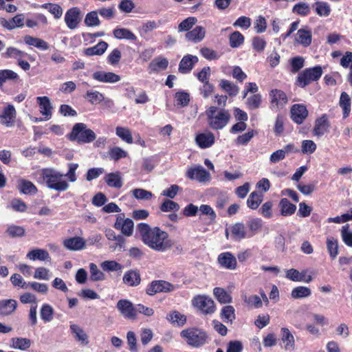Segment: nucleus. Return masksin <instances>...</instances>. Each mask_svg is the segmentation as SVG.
<instances>
[{
    "label": "nucleus",
    "instance_id": "nucleus-30",
    "mask_svg": "<svg viewBox=\"0 0 352 352\" xmlns=\"http://www.w3.org/2000/svg\"><path fill=\"white\" fill-rule=\"evenodd\" d=\"M70 329L76 340L80 342L83 345L88 344V336L81 327L77 324H73L70 325Z\"/></svg>",
    "mask_w": 352,
    "mask_h": 352
},
{
    "label": "nucleus",
    "instance_id": "nucleus-22",
    "mask_svg": "<svg viewBox=\"0 0 352 352\" xmlns=\"http://www.w3.org/2000/svg\"><path fill=\"white\" fill-rule=\"evenodd\" d=\"M63 244L69 250H80L85 247V241L80 236H75L64 241Z\"/></svg>",
    "mask_w": 352,
    "mask_h": 352
},
{
    "label": "nucleus",
    "instance_id": "nucleus-29",
    "mask_svg": "<svg viewBox=\"0 0 352 352\" xmlns=\"http://www.w3.org/2000/svg\"><path fill=\"white\" fill-rule=\"evenodd\" d=\"M113 36L119 40L126 39L131 41H135L137 36L135 34L126 28H115L113 31Z\"/></svg>",
    "mask_w": 352,
    "mask_h": 352
},
{
    "label": "nucleus",
    "instance_id": "nucleus-18",
    "mask_svg": "<svg viewBox=\"0 0 352 352\" xmlns=\"http://www.w3.org/2000/svg\"><path fill=\"white\" fill-rule=\"evenodd\" d=\"M187 176L190 179H197L200 182H203L209 179L210 174L204 167L197 166L194 168L188 169Z\"/></svg>",
    "mask_w": 352,
    "mask_h": 352
},
{
    "label": "nucleus",
    "instance_id": "nucleus-43",
    "mask_svg": "<svg viewBox=\"0 0 352 352\" xmlns=\"http://www.w3.org/2000/svg\"><path fill=\"white\" fill-rule=\"evenodd\" d=\"M311 294L310 288L304 286H298L293 289L291 296L294 299L307 298Z\"/></svg>",
    "mask_w": 352,
    "mask_h": 352
},
{
    "label": "nucleus",
    "instance_id": "nucleus-64",
    "mask_svg": "<svg viewBox=\"0 0 352 352\" xmlns=\"http://www.w3.org/2000/svg\"><path fill=\"white\" fill-rule=\"evenodd\" d=\"M327 249L329 252L330 256L335 258L338 255V241L333 238L327 239Z\"/></svg>",
    "mask_w": 352,
    "mask_h": 352
},
{
    "label": "nucleus",
    "instance_id": "nucleus-14",
    "mask_svg": "<svg viewBox=\"0 0 352 352\" xmlns=\"http://www.w3.org/2000/svg\"><path fill=\"white\" fill-rule=\"evenodd\" d=\"M308 116V111L305 106L296 104L291 108V118L297 124H301Z\"/></svg>",
    "mask_w": 352,
    "mask_h": 352
},
{
    "label": "nucleus",
    "instance_id": "nucleus-60",
    "mask_svg": "<svg viewBox=\"0 0 352 352\" xmlns=\"http://www.w3.org/2000/svg\"><path fill=\"white\" fill-rule=\"evenodd\" d=\"M180 207L179 205L170 199H166L160 206V210L162 212L178 211Z\"/></svg>",
    "mask_w": 352,
    "mask_h": 352
},
{
    "label": "nucleus",
    "instance_id": "nucleus-10",
    "mask_svg": "<svg viewBox=\"0 0 352 352\" xmlns=\"http://www.w3.org/2000/svg\"><path fill=\"white\" fill-rule=\"evenodd\" d=\"M82 18V12L79 8L72 7L68 9L65 14V22L69 30L78 28Z\"/></svg>",
    "mask_w": 352,
    "mask_h": 352
},
{
    "label": "nucleus",
    "instance_id": "nucleus-46",
    "mask_svg": "<svg viewBox=\"0 0 352 352\" xmlns=\"http://www.w3.org/2000/svg\"><path fill=\"white\" fill-rule=\"evenodd\" d=\"M263 200V195L257 192H252L248 200H247V205L248 206L253 210L256 209L260 204L261 203Z\"/></svg>",
    "mask_w": 352,
    "mask_h": 352
},
{
    "label": "nucleus",
    "instance_id": "nucleus-44",
    "mask_svg": "<svg viewBox=\"0 0 352 352\" xmlns=\"http://www.w3.org/2000/svg\"><path fill=\"white\" fill-rule=\"evenodd\" d=\"M85 98L87 99L91 104H97L103 101L104 97L102 94L98 91L88 90L86 92Z\"/></svg>",
    "mask_w": 352,
    "mask_h": 352
},
{
    "label": "nucleus",
    "instance_id": "nucleus-15",
    "mask_svg": "<svg viewBox=\"0 0 352 352\" xmlns=\"http://www.w3.org/2000/svg\"><path fill=\"white\" fill-rule=\"evenodd\" d=\"M16 112L13 105H8L0 115V122L6 126H12L16 118Z\"/></svg>",
    "mask_w": 352,
    "mask_h": 352
},
{
    "label": "nucleus",
    "instance_id": "nucleus-1",
    "mask_svg": "<svg viewBox=\"0 0 352 352\" xmlns=\"http://www.w3.org/2000/svg\"><path fill=\"white\" fill-rule=\"evenodd\" d=\"M136 229L142 241L151 250L164 252L173 245L168 234L159 227H151L147 223H140Z\"/></svg>",
    "mask_w": 352,
    "mask_h": 352
},
{
    "label": "nucleus",
    "instance_id": "nucleus-19",
    "mask_svg": "<svg viewBox=\"0 0 352 352\" xmlns=\"http://www.w3.org/2000/svg\"><path fill=\"white\" fill-rule=\"evenodd\" d=\"M218 262L221 266L234 270L236 267V259L230 252H223L219 255Z\"/></svg>",
    "mask_w": 352,
    "mask_h": 352
},
{
    "label": "nucleus",
    "instance_id": "nucleus-7",
    "mask_svg": "<svg viewBox=\"0 0 352 352\" xmlns=\"http://www.w3.org/2000/svg\"><path fill=\"white\" fill-rule=\"evenodd\" d=\"M322 75V67H312L305 69L298 74L297 85L303 88L311 81L317 80Z\"/></svg>",
    "mask_w": 352,
    "mask_h": 352
},
{
    "label": "nucleus",
    "instance_id": "nucleus-63",
    "mask_svg": "<svg viewBox=\"0 0 352 352\" xmlns=\"http://www.w3.org/2000/svg\"><path fill=\"white\" fill-rule=\"evenodd\" d=\"M265 40L260 36H255L252 38V47L256 52L261 53L264 51L266 47Z\"/></svg>",
    "mask_w": 352,
    "mask_h": 352
},
{
    "label": "nucleus",
    "instance_id": "nucleus-4",
    "mask_svg": "<svg viewBox=\"0 0 352 352\" xmlns=\"http://www.w3.org/2000/svg\"><path fill=\"white\" fill-rule=\"evenodd\" d=\"M96 138V135L94 131L88 129L87 125L82 122L75 124L69 134V140L79 144L90 143Z\"/></svg>",
    "mask_w": 352,
    "mask_h": 352
},
{
    "label": "nucleus",
    "instance_id": "nucleus-2",
    "mask_svg": "<svg viewBox=\"0 0 352 352\" xmlns=\"http://www.w3.org/2000/svg\"><path fill=\"white\" fill-rule=\"evenodd\" d=\"M78 167V164H69V169L65 175L54 168H43L41 170V175L47 188L58 192H63L69 188V183L63 179V177H66L70 182H75L77 180L76 171Z\"/></svg>",
    "mask_w": 352,
    "mask_h": 352
},
{
    "label": "nucleus",
    "instance_id": "nucleus-5",
    "mask_svg": "<svg viewBox=\"0 0 352 352\" xmlns=\"http://www.w3.org/2000/svg\"><path fill=\"white\" fill-rule=\"evenodd\" d=\"M180 336L188 345L196 348L203 346L207 340L206 332L197 328L184 329Z\"/></svg>",
    "mask_w": 352,
    "mask_h": 352
},
{
    "label": "nucleus",
    "instance_id": "nucleus-28",
    "mask_svg": "<svg viewBox=\"0 0 352 352\" xmlns=\"http://www.w3.org/2000/svg\"><path fill=\"white\" fill-rule=\"evenodd\" d=\"M351 99L349 95L343 91L341 93L339 105L342 109L343 113V118H346L351 112Z\"/></svg>",
    "mask_w": 352,
    "mask_h": 352
},
{
    "label": "nucleus",
    "instance_id": "nucleus-8",
    "mask_svg": "<svg viewBox=\"0 0 352 352\" xmlns=\"http://www.w3.org/2000/svg\"><path fill=\"white\" fill-rule=\"evenodd\" d=\"M270 108L274 111H278L283 109L288 102L286 94L280 89H272L270 92Z\"/></svg>",
    "mask_w": 352,
    "mask_h": 352
},
{
    "label": "nucleus",
    "instance_id": "nucleus-42",
    "mask_svg": "<svg viewBox=\"0 0 352 352\" xmlns=\"http://www.w3.org/2000/svg\"><path fill=\"white\" fill-rule=\"evenodd\" d=\"M166 318L173 324L183 326L186 322V316L177 311H173L167 315Z\"/></svg>",
    "mask_w": 352,
    "mask_h": 352
},
{
    "label": "nucleus",
    "instance_id": "nucleus-35",
    "mask_svg": "<svg viewBox=\"0 0 352 352\" xmlns=\"http://www.w3.org/2000/svg\"><path fill=\"white\" fill-rule=\"evenodd\" d=\"M11 343L12 348L25 351L30 347L32 341L31 340L25 338H13L11 339Z\"/></svg>",
    "mask_w": 352,
    "mask_h": 352
},
{
    "label": "nucleus",
    "instance_id": "nucleus-31",
    "mask_svg": "<svg viewBox=\"0 0 352 352\" xmlns=\"http://www.w3.org/2000/svg\"><path fill=\"white\" fill-rule=\"evenodd\" d=\"M104 180L109 187L120 188L122 186L121 173L120 172L107 174L104 177Z\"/></svg>",
    "mask_w": 352,
    "mask_h": 352
},
{
    "label": "nucleus",
    "instance_id": "nucleus-49",
    "mask_svg": "<svg viewBox=\"0 0 352 352\" xmlns=\"http://www.w3.org/2000/svg\"><path fill=\"white\" fill-rule=\"evenodd\" d=\"M116 133L119 138H120L126 143H133V137L129 129L126 127L117 126L116 129Z\"/></svg>",
    "mask_w": 352,
    "mask_h": 352
},
{
    "label": "nucleus",
    "instance_id": "nucleus-45",
    "mask_svg": "<svg viewBox=\"0 0 352 352\" xmlns=\"http://www.w3.org/2000/svg\"><path fill=\"white\" fill-rule=\"evenodd\" d=\"M42 8L47 10L55 19H60L63 14L62 8L56 3H47L41 5Z\"/></svg>",
    "mask_w": 352,
    "mask_h": 352
},
{
    "label": "nucleus",
    "instance_id": "nucleus-25",
    "mask_svg": "<svg viewBox=\"0 0 352 352\" xmlns=\"http://www.w3.org/2000/svg\"><path fill=\"white\" fill-rule=\"evenodd\" d=\"M123 282L129 286L136 287L140 284V274L135 270H129L124 274Z\"/></svg>",
    "mask_w": 352,
    "mask_h": 352
},
{
    "label": "nucleus",
    "instance_id": "nucleus-24",
    "mask_svg": "<svg viewBox=\"0 0 352 352\" xmlns=\"http://www.w3.org/2000/svg\"><path fill=\"white\" fill-rule=\"evenodd\" d=\"M231 236L235 241L248 238L246 228L242 223H236L231 227Z\"/></svg>",
    "mask_w": 352,
    "mask_h": 352
},
{
    "label": "nucleus",
    "instance_id": "nucleus-53",
    "mask_svg": "<svg viewBox=\"0 0 352 352\" xmlns=\"http://www.w3.org/2000/svg\"><path fill=\"white\" fill-rule=\"evenodd\" d=\"M197 19L193 16L188 17L183 20L178 25L179 32H188L196 23Z\"/></svg>",
    "mask_w": 352,
    "mask_h": 352
},
{
    "label": "nucleus",
    "instance_id": "nucleus-11",
    "mask_svg": "<svg viewBox=\"0 0 352 352\" xmlns=\"http://www.w3.org/2000/svg\"><path fill=\"white\" fill-rule=\"evenodd\" d=\"M114 228L120 230L123 235L131 236L133 233L134 223L131 219H125L124 214H120L116 218Z\"/></svg>",
    "mask_w": 352,
    "mask_h": 352
},
{
    "label": "nucleus",
    "instance_id": "nucleus-50",
    "mask_svg": "<svg viewBox=\"0 0 352 352\" xmlns=\"http://www.w3.org/2000/svg\"><path fill=\"white\" fill-rule=\"evenodd\" d=\"M98 11H91L88 12L85 18V23L88 27H95L100 24V21L98 16Z\"/></svg>",
    "mask_w": 352,
    "mask_h": 352
},
{
    "label": "nucleus",
    "instance_id": "nucleus-57",
    "mask_svg": "<svg viewBox=\"0 0 352 352\" xmlns=\"http://www.w3.org/2000/svg\"><path fill=\"white\" fill-rule=\"evenodd\" d=\"M101 267L104 271L114 272L121 270L122 266L115 261H105L101 263Z\"/></svg>",
    "mask_w": 352,
    "mask_h": 352
},
{
    "label": "nucleus",
    "instance_id": "nucleus-55",
    "mask_svg": "<svg viewBox=\"0 0 352 352\" xmlns=\"http://www.w3.org/2000/svg\"><path fill=\"white\" fill-rule=\"evenodd\" d=\"M220 85L230 96H236L239 92L237 87L227 80H221Z\"/></svg>",
    "mask_w": 352,
    "mask_h": 352
},
{
    "label": "nucleus",
    "instance_id": "nucleus-54",
    "mask_svg": "<svg viewBox=\"0 0 352 352\" xmlns=\"http://www.w3.org/2000/svg\"><path fill=\"white\" fill-rule=\"evenodd\" d=\"M243 299L249 306L254 307V308H261L263 305L261 298L257 295H251L250 296L243 295Z\"/></svg>",
    "mask_w": 352,
    "mask_h": 352
},
{
    "label": "nucleus",
    "instance_id": "nucleus-21",
    "mask_svg": "<svg viewBox=\"0 0 352 352\" xmlns=\"http://www.w3.org/2000/svg\"><path fill=\"white\" fill-rule=\"evenodd\" d=\"M329 128V122L327 117L326 115H323L316 120L313 133L314 135L320 137L328 131Z\"/></svg>",
    "mask_w": 352,
    "mask_h": 352
},
{
    "label": "nucleus",
    "instance_id": "nucleus-39",
    "mask_svg": "<svg viewBox=\"0 0 352 352\" xmlns=\"http://www.w3.org/2000/svg\"><path fill=\"white\" fill-rule=\"evenodd\" d=\"M213 294L218 301L221 304L230 303L232 302L231 296L225 289L221 287H215Z\"/></svg>",
    "mask_w": 352,
    "mask_h": 352
},
{
    "label": "nucleus",
    "instance_id": "nucleus-3",
    "mask_svg": "<svg viewBox=\"0 0 352 352\" xmlns=\"http://www.w3.org/2000/svg\"><path fill=\"white\" fill-rule=\"evenodd\" d=\"M209 126L213 130L224 128L230 121V114L224 109L218 110L217 107H210L206 111Z\"/></svg>",
    "mask_w": 352,
    "mask_h": 352
},
{
    "label": "nucleus",
    "instance_id": "nucleus-36",
    "mask_svg": "<svg viewBox=\"0 0 352 352\" xmlns=\"http://www.w3.org/2000/svg\"><path fill=\"white\" fill-rule=\"evenodd\" d=\"M247 226L248 238H252L261 230L263 226L262 220L258 218L253 219L247 223Z\"/></svg>",
    "mask_w": 352,
    "mask_h": 352
},
{
    "label": "nucleus",
    "instance_id": "nucleus-33",
    "mask_svg": "<svg viewBox=\"0 0 352 352\" xmlns=\"http://www.w3.org/2000/svg\"><path fill=\"white\" fill-rule=\"evenodd\" d=\"M18 188L21 192L25 195H34L38 191L37 188L32 182L25 179H20L19 181Z\"/></svg>",
    "mask_w": 352,
    "mask_h": 352
},
{
    "label": "nucleus",
    "instance_id": "nucleus-23",
    "mask_svg": "<svg viewBox=\"0 0 352 352\" xmlns=\"http://www.w3.org/2000/svg\"><path fill=\"white\" fill-rule=\"evenodd\" d=\"M206 34L205 28L202 26H196L192 30L186 34V38L188 41L193 43H199L203 40Z\"/></svg>",
    "mask_w": 352,
    "mask_h": 352
},
{
    "label": "nucleus",
    "instance_id": "nucleus-27",
    "mask_svg": "<svg viewBox=\"0 0 352 352\" xmlns=\"http://www.w3.org/2000/svg\"><path fill=\"white\" fill-rule=\"evenodd\" d=\"M281 340L285 343V350L294 351L295 349V340L290 331L287 328L283 327L281 329Z\"/></svg>",
    "mask_w": 352,
    "mask_h": 352
},
{
    "label": "nucleus",
    "instance_id": "nucleus-32",
    "mask_svg": "<svg viewBox=\"0 0 352 352\" xmlns=\"http://www.w3.org/2000/svg\"><path fill=\"white\" fill-rule=\"evenodd\" d=\"M279 208L281 215L285 217L294 214L296 210V206L286 198H283L280 201Z\"/></svg>",
    "mask_w": 352,
    "mask_h": 352
},
{
    "label": "nucleus",
    "instance_id": "nucleus-38",
    "mask_svg": "<svg viewBox=\"0 0 352 352\" xmlns=\"http://www.w3.org/2000/svg\"><path fill=\"white\" fill-rule=\"evenodd\" d=\"M54 310L53 307L49 304H44L41 309L40 316L41 318L44 322H50L53 320Z\"/></svg>",
    "mask_w": 352,
    "mask_h": 352
},
{
    "label": "nucleus",
    "instance_id": "nucleus-9",
    "mask_svg": "<svg viewBox=\"0 0 352 352\" xmlns=\"http://www.w3.org/2000/svg\"><path fill=\"white\" fill-rule=\"evenodd\" d=\"M175 287L170 283L162 280H153L146 287V294L148 296H153L157 293H167L173 291Z\"/></svg>",
    "mask_w": 352,
    "mask_h": 352
},
{
    "label": "nucleus",
    "instance_id": "nucleus-47",
    "mask_svg": "<svg viewBox=\"0 0 352 352\" xmlns=\"http://www.w3.org/2000/svg\"><path fill=\"white\" fill-rule=\"evenodd\" d=\"M315 10L320 16H328L331 13L329 5L324 1H317L315 3Z\"/></svg>",
    "mask_w": 352,
    "mask_h": 352
},
{
    "label": "nucleus",
    "instance_id": "nucleus-16",
    "mask_svg": "<svg viewBox=\"0 0 352 352\" xmlns=\"http://www.w3.org/2000/svg\"><path fill=\"white\" fill-rule=\"evenodd\" d=\"M215 137L212 132L207 131L201 133L196 135L195 142L201 148H206L212 146L214 143Z\"/></svg>",
    "mask_w": 352,
    "mask_h": 352
},
{
    "label": "nucleus",
    "instance_id": "nucleus-56",
    "mask_svg": "<svg viewBox=\"0 0 352 352\" xmlns=\"http://www.w3.org/2000/svg\"><path fill=\"white\" fill-rule=\"evenodd\" d=\"M108 154L111 159L116 161L126 157L127 153L120 147L115 146L109 149Z\"/></svg>",
    "mask_w": 352,
    "mask_h": 352
},
{
    "label": "nucleus",
    "instance_id": "nucleus-62",
    "mask_svg": "<svg viewBox=\"0 0 352 352\" xmlns=\"http://www.w3.org/2000/svg\"><path fill=\"white\" fill-rule=\"evenodd\" d=\"M261 103V96L260 94H254L246 100V104L250 109H258Z\"/></svg>",
    "mask_w": 352,
    "mask_h": 352
},
{
    "label": "nucleus",
    "instance_id": "nucleus-61",
    "mask_svg": "<svg viewBox=\"0 0 352 352\" xmlns=\"http://www.w3.org/2000/svg\"><path fill=\"white\" fill-rule=\"evenodd\" d=\"M341 236L344 243L352 248V232L349 230L348 224L342 226L341 230Z\"/></svg>",
    "mask_w": 352,
    "mask_h": 352
},
{
    "label": "nucleus",
    "instance_id": "nucleus-17",
    "mask_svg": "<svg viewBox=\"0 0 352 352\" xmlns=\"http://www.w3.org/2000/svg\"><path fill=\"white\" fill-rule=\"evenodd\" d=\"M39 106L40 112L45 116V120H50L52 117V106L50 98L47 96H38L36 98Z\"/></svg>",
    "mask_w": 352,
    "mask_h": 352
},
{
    "label": "nucleus",
    "instance_id": "nucleus-58",
    "mask_svg": "<svg viewBox=\"0 0 352 352\" xmlns=\"http://www.w3.org/2000/svg\"><path fill=\"white\" fill-rule=\"evenodd\" d=\"M6 233L11 237H21L25 234V229L21 226L11 225L8 227Z\"/></svg>",
    "mask_w": 352,
    "mask_h": 352
},
{
    "label": "nucleus",
    "instance_id": "nucleus-48",
    "mask_svg": "<svg viewBox=\"0 0 352 352\" xmlns=\"http://www.w3.org/2000/svg\"><path fill=\"white\" fill-rule=\"evenodd\" d=\"M90 278L93 281H100L105 279L104 274L98 268L95 263L89 264Z\"/></svg>",
    "mask_w": 352,
    "mask_h": 352
},
{
    "label": "nucleus",
    "instance_id": "nucleus-41",
    "mask_svg": "<svg viewBox=\"0 0 352 352\" xmlns=\"http://www.w3.org/2000/svg\"><path fill=\"white\" fill-rule=\"evenodd\" d=\"M221 317L225 322H232L235 319V310L231 305L224 306L221 311Z\"/></svg>",
    "mask_w": 352,
    "mask_h": 352
},
{
    "label": "nucleus",
    "instance_id": "nucleus-26",
    "mask_svg": "<svg viewBox=\"0 0 352 352\" xmlns=\"http://www.w3.org/2000/svg\"><path fill=\"white\" fill-rule=\"evenodd\" d=\"M26 257L32 261H50L51 260L50 254L46 250L44 249H33L31 251H30L27 255Z\"/></svg>",
    "mask_w": 352,
    "mask_h": 352
},
{
    "label": "nucleus",
    "instance_id": "nucleus-40",
    "mask_svg": "<svg viewBox=\"0 0 352 352\" xmlns=\"http://www.w3.org/2000/svg\"><path fill=\"white\" fill-rule=\"evenodd\" d=\"M19 79L18 74L10 69L0 70V87L8 81H16Z\"/></svg>",
    "mask_w": 352,
    "mask_h": 352
},
{
    "label": "nucleus",
    "instance_id": "nucleus-13",
    "mask_svg": "<svg viewBox=\"0 0 352 352\" xmlns=\"http://www.w3.org/2000/svg\"><path fill=\"white\" fill-rule=\"evenodd\" d=\"M295 40L305 47L309 46L312 41L311 28L306 25L299 29L296 35Z\"/></svg>",
    "mask_w": 352,
    "mask_h": 352
},
{
    "label": "nucleus",
    "instance_id": "nucleus-20",
    "mask_svg": "<svg viewBox=\"0 0 352 352\" xmlns=\"http://www.w3.org/2000/svg\"><path fill=\"white\" fill-rule=\"evenodd\" d=\"M17 307V302L14 299L0 300V316H7L13 314Z\"/></svg>",
    "mask_w": 352,
    "mask_h": 352
},
{
    "label": "nucleus",
    "instance_id": "nucleus-12",
    "mask_svg": "<svg viewBox=\"0 0 352 352\" xmlns=\"http://www.w3.org/2000/svg\"><path fill=\"white\" fill-rule=\"evenodd\" d=\"M116 307L125 318L133 320L136 318L135 307L131 301L125 299L120 300L117 302Z\"/></svg>",
    "mask_w": 352,
    "mask_h": 352
},
{
    "label": "nucleus",
    "instance_id": "nucleus-52",
    "mask_svg": "<svg viewBox=\"0 0 352 352\" xmlns=\"http://www.w3.org/2000/svg\"><path fill=\"white\" fill-rule=\"evenodd\" d=\"M133 197L137 199L150 200L153 197L151 192L143 188H135L131 190Z\"/></svg>",
    "mask_w": 352,
    "mask_h": 352
},
{
    "label": "nucleus",
    "instance_id": "nucleus-59",
    "mask_svg": "<svg viewBox=\"0 0 352 352\" xmlns=\"http://www.w3.org/2000/svg\"><path fill=\"white\" fill-rule=\"evenodd\" d=\"M198 210L200 212V215L205 214L208 216L210 221L214 222L215 219L217 217V215L214 211V210L212 208V207L209 205L206 204H202L200 206L199 208H198Z\"/></svg>",
    "mask_w": 352,
    "mask_h": 352
},
{
    "label": "nucleus",
    "instance_id": "nucleus-6",
    "mask_svg": "<svg viewBox=\"0 0 352 352\" xmlns=\"http://www.w3.org/2000/svg\"><path fill=\"white\" fill-rule=\"evenodd\" d=\"M192 304L205 315L212 314L215 311L214 301L206 296L197 295L195 296L192 300Z\"/></svg>",
    "mask_w": 352,
    "mask_h": 352
},
{
    "label": "nucleus",
    "instance_id": "nucleus-51",
    "mask_svg": "<svg viewBox=\"0 0 352 352\" xmlns=\"http://www.w3.org/2000/svg\"><path fill=\"white\" fill-rule=\"evenodd\" d=\"M292 12L298 15L306 16L310 14L311 10L309 6L307 3L300 2L296 3L293 7Z\"/></svg>",
    "mask_w": 352,
    "mask_h": 352
},
{
    "label": "nucleus",
    "instance_id": "nucleus-37",
    "mask_svg": "<svg viewBox=\"0 0 352 352\" xmlns=\"http://www.w3.org/2000/svg\"><path fill=\"white\" fill-rule=\"evenodd\" d=\"M244 41V36L239 31H234L229 35V45L232 48L239 47Z\"/></svg>",
    "mask_w": 352,
    "mask_h": 352
},
{
    "label": "nucleus",
    "instance_id": "nucleus-34",
    "mask_svg": "<svg viewBox=\"0 0 352 352\" xmlns=\"http://www.w3.org/2000/svg\"><path fill=\"white\" fill-rule=\"evenodd\" d=\"M108 44L101 41L97 45L85 50V54L87 56L102 55L107 50Z\"/></svg>",
    "mask_w": 352,
    "mask_h": 352
}]
</instances>
